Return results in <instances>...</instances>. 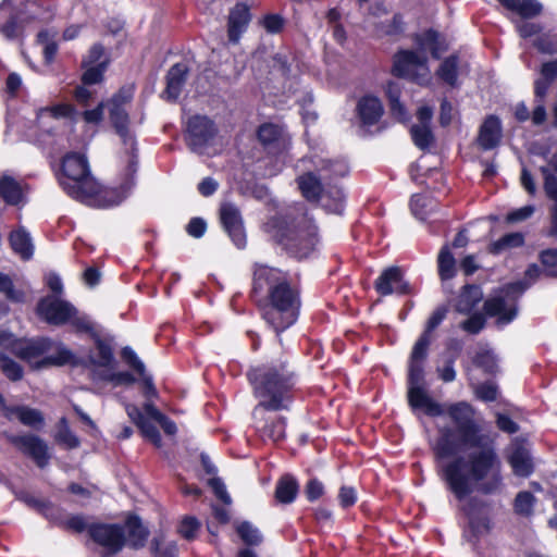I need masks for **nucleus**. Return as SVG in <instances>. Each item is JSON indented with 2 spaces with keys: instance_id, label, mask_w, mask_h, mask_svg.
Segmentation results:
<instances>
[{
  "instance_id": "9d476101",
  "label": "nucleus",
  "mask_w": 557,
  "mask_h": 557,
  "mask_svg": "<svg viewBox=\"0 0 557 557\" xmlns=\"http://www.w3.org/2000/svg\"><path fill=\"white\" fill-rule=\"evenodd\" d=\"M88 536L103 547L102 557L114 556L126 546L125 530L120 523L92 522L88 525Z\"/></svg>"
},
{
  "instance_id": "39448f33",
  "label": "nucleus",
  "mask_w": 557,
  "mask_h": 557,
  "mask_svg": "<svg viewBox=\"0 0 557 557\" xmlns=\"http://www.w3.org/2000/svg\"><path fill=\"white\" fill-rule=\"evenodd\" d=\"M265 231L287 255L298 260L308 258L319 243L318 226L307 211H285L272 215Z\"/></svg>"
},
{
  "instance_id": "8fccbe9b",
  "label": "nucleus",
  "mask_w": 557,
  "mask_h": 557,
  "mask_svg": "<svg viewBox=\"0 0 557 557\" xmlns=\"http://www.w3.org/2000/svg\"><path fill=\"white\" fill-rule=\"evenodd\" d=\"M432 205L433 199L422 194L412 195L409 201V207L412 214L422 221L428 219L430 212L432 211Z\"/></svg>"
},
{
  "instance_id": "c9c22d12",
  "label": "nucleus",
  "mask_w": 557,
  "mask_h": 557,
  "mask_svg": "<svg viewBox=\"0 0 557 557\" xmlns=\"http://www.w3.org/2000/svg\"><path fill=\"white\" fill-rule=\"evenodd\" d=\"M324 208L333 213L342 214L345 209V194L343 189L334 184L326 183L324 188Z\"/></svg>"
},
{
  "instance_id": "c03bdc74",
  "label": "nucleus",
  "mask_w": 557,
  "mask_h": 557,
  "mask_svg": "<svg viewBox=\"0 0 557 557\" xmlns=\"http://www.w3.org/2000/svg\"><path fill=\"white\" fill-rule=\"evenodd\" d=\"M282 137V128L273 123H262L257 128V138L263 148L277 144Z\"/></svg>"
},
{
  "instance_id": "f03ea898",
  "label": "nucleus",
  "mask_w": 557,
  "mask_h": 557,
  "mask_svg": "<svg viewBox=\"0 0 557 557\" xmlns=\"http://www.w3.org/2000/svg\"><path fill=\"white\" fill-rule=\"evenodd\" d=\"M250 298L261 319L277 336L299 318L302 305L300 285L281 268L253 263Z\"/></svg>"
},
{
  "instance_id": "5701e85b",
  "label": "nucleus",
  "mask_w": 557,
  "mask_h": 557,
  "mask_svg": "<svg viewBox=\"0 0 557 557\" xmlns=\"http://www.w3.org/2000/svg\"><path fill=\"white\" fill-rule=\"evenodd\" d=\"M356 111L360 125L362 127H371L382 119L384 107L379 97L364 95L358 100Z\"/></svg>"
},
{
  "instance_id": "6e6552de",
  "label": "nucleus",
  "mask_w": 557,
  "mask_h": 557,
  "mask_svg": "<svg viewBox=\"0 0 557 557\" xmlns=\"http://www.w3.org/2000/svg\"><path fill=\"white\" fill-rule=\"evenodd\" d=\"M55 175L64 193L74 200L94 178L88 159L77 151H69L62 157Z\"/></svg>"
},
{
  "instance_id": "774afa93",
  "label": "nucleus",
  "mask_w": 557,
  "mask_h": 557,
  "mask_svg": "<svg viewBox=\"0 0 557 557\" xmlns=\"http://www.w3.org/2000/svg\"><path fill=\"white\" fill-rule=\"evenodd\" d=\"M530 287V283L527 281H515L507 283L503 286V297L508 300L517 301Z\"/></svg>"
},
{
  "instance_id": "a878e982",
  "label": "nucleus",
  "mask_w": 557,
  "mask_h": 557,
  "mask_svg": "<svg viewBox=\"0 0 557 557\" xmlns=\"http://www.w3.org/2000/svg\"><path fill=\"white\" fill-rule=\"evenodd\" d=\"M301 196L309 202L318 203L322 200L326 182L321 174L308 171L296 178Z\"/></svg>"
},
{
  "instance_id": "3c124183",
  "label": "nucleus",
  "mask_w": 557,
  "mask_h": 557,
  "mask_svg": "<svg viewBox=\"0 0 557 557\" xmlns=\"http://www.w3.org/2000/svg\"><path fill=\"white\" fill-rule=\"evenodd\" d=\"M0 370L11 382H18L24 376L23 367L14 359L0 351Z\"/></svg>"
},
{
  "instance_id": "680f3d73",
  "label": "nucleus",
  "mask_w": 557,
  "mask_h": 557,
  "mask_svg": "<svg viewBox=\"0 0 557 557\" xmlns=\"http://www.w3.org/2000/svg\"><path fill=\"white\" fill-rule=\"evenodd\" d=\"M486 324V317L483 312H471L470 317L460 323V329L469 334H479Z\"/></svg>"
},
{
  "instance_id": "a19ab883",
  "label": "nucleus",
  "mask_w": 557,
  "mask_h": 557,
  "mask_svg": "<svg viewBox=\"0 0 557 557\" xmlns=\"http://www.w3.org/2000/svg\"><path fill=\"white\" fill-rule=\"evenodd\" d=\"M286 425L287 419L283 416H276L265 421L261 432L273 443H278L286 438Z\"/></svg>"
},
{
  "instance_id": "473e14b6",
  "label": "nucleus",
  "mask_w": 557,
  "mask_h": 557,
  "mask_svg": "<svg viewBox=\"0 0 557 557\" xmlns=\"http://www.w3.org/2000/svg\"><path fill=\"white\" fill-rule=\"evenodd\" d=\"M11 249L23 260H29L34 255V246L29 234L23 228L13 230L9 234Z\"/></svg>"
},
{
  "instance_id": "0e129e2a",
  "label": "nucleus",
  "mask_w": 557,
  "mask_h": 557,
  "mask_svg": "<svg viewBox=\"0 0 557 557\" xmlns=\"http://www.w3.org/2000/svg\"><path fill=\"white\" fill-rule=\"evenodd\" d=\"M200 529L199 520L194 516H185L177 527V533L187 541L196 539Z\"/></svg>"
},
{
  "instance_id": "dca6fc26",
  "label": "nucleus",
  "mask_w": 557,
  "mask_h": 557,
  "mask_svg": "<svg viewBox=\"0 0 557 557\" xmlns=\"http://www.w3.org/2000/svg\"><path fill=\"white\" fill-rule=\"evenodd\" d=\"M187 144L193 151L206 148L216 136L218 127L207 115L196 114L187 122Z\"/></svg>"
},
{
  "instance_id": "4d7b16f0",
  "label": "nucleus",
  "mask_w": 557,
  "mask_h": 557,
  "mask_svg": "<svg viewBox=\"0 0 557 557\" xmlns=\"http://www.w3.org/2000/svg\"><path fill=\"white\" fill-rule=\"evenodd\" d=\"M472 363L485 374L494 375L497 372V361L494 355L488 350L478 351L472 358Z\"/></svg>"
},
{
  "instance_id": "de8ad7c7",
  "label": "nucleus",
  "mask_w": 557,
  "mask_h": 557,
  "mask_svg": "<svg viewBox=\"0 0 557 557\" xmlns=\"http://www.w3.org/2000/svg\"><path fill=\"white\" fill-rule=\"evenodd\" d=\"M152 557H178V545L175 541L164 543V536L156 535L150 541Z\"/></svg>"
},
{
  "instance_id": "1a4fd4ad",
  "label": "nucleus",
  "mask_w": 557,
  "mask_h": 557,
  "mask_svg": "<svg viewBox=\"0 0 557 557\" xmlns=\"http://www.w3.org/2000/svg\"><path fill=\"white\" fill-rule=\"evenodd\" d=\"M156 400H146L143 408L135 404H126L125 411L129 420L138 428L144 438L148 440L154 447H162V436L158 428L150 421H157L163 412L154 405Z\"/></svg>"
},
{
  "instance_id": "13d9d810",
  "label": "nucleus",
  "mask_w": 557,
  "mask_h": 557,
  "mask_svg": "<svg viewBox=\"0 0 557 557\" xmlns=\"http://www.w3.org/2000/svg\"><path fill=\"white\" fill-rule=\"evenodd\" d=\"M539 260L544 268V275L557 278V248H547L539 253Z\"/></svg>"
},
{
  "instance_id": "f8f14e48",
  "label": "nucleus",
  "mask_w": 557,
  "mask_h": 557,
  "mask_svg": "<svg viewBox=\"0 0 557 557\" xmlns=\"http://www.w3.org/2000/svg\"><path fill=\"white\" fill-rule=\"evenodd\" d=\"M1 436L22 455L30 458L38 468H45L50 460L47 443L33 433L13 434L4 431Z\"/></svg>"
},
{
  "instance_id": "49530a36",
  "label": "nucleus",
  "mask_w": 557,
  "mask_h": 557,
  "mask_svg": "<svg viewBox=\"0 0 557 557\" xmlns=\"http://www.w3.org/2000/svg\"><path fill=\"white\" fill-rule=\"evenodd\" d=\"M84 72L81 76V82L85 86L97 85L103 82L104 74L109 69L108 60L101 62L100 64L91 65H83Z\"/></svg>"
},
{
  "instance_id": "58836bf2",
  "label": "nucleus",
  "mask_w": 557,
  "mask_h": 557,
  "mask_svg": "<svg viewBox=\"0 0 557 557\" xmlns=\"http://www.w3.org/2000/svg\"><path fill=\"white\" fill-rule=\"evenodd\" d=\"M36 44L42 46L44 62L50 65L54 62L59 51L55 34L49 29H41L36 35Z\"/></svg>"
},
{
  "instance_id": "412c9836",
  "label": "nucleus",
  "mask_w": 557,
  "mask_h": 557,
  "mask_svg": "<svg viewBox=\"0 0 557 557\" xmlns=\"http://www.w3.org/2000/svg\"><path fill=\"white\" fill-rule=\"evenodd\" d=\"M189 74V67L184 62L173 64L165 75V88L161 97L169 102H175L185 86Z\"/></svg>"
},
{
  "instance_id": "6ab92c4d",
  "label": "nucleus",
  "mask_w": 557,
  "mask_h": 557,
  "mask_svg": "<svg viewBox=\"0 0 557 557\" xmlns=\"http://www.w3.org/2000/svg\"><path fill=\"white\" fill-rule=\"evenodd\" d=\"M252 15L250 8L245 2H237L227 16V38L231 44H238L242 36L248 29Z\"/></svg>"
},
{
  "instance_id": "6e6d98bb",
  "label": "nucleus",
  "mask_w": 557,
  "mask_h": 557,
  "mask_svg": "<svg viewBox=\"0 0 557 557\" xmlns=\"http://www.w3.org/2000/svg\"><path fill=\"white\" fill-rule=\"evenodd\" d=\"M137 169H138L137 148H136V141L133 140L131 158H129L128 163L125 169L123 182L121 183L125 189L132 190V188L135 186Z\"/></svg>"
},
{
  "instance_id": "0eeeda50",
  "label": "nucleus",
  "mask_w": 557,
  "mask_h": 557,
  "mask_svg": "<svg viewBox=\"0 0 557 557\" xmlns=\"http://www.w3.org/2000/svg\"><path fill=\"white\" fill-rule=\"evenodd\" d=\"M35 311L37 317L49 325L71 324L77 333L91 330V322L86 317L79 315L74 305L54 295L41 297Z\"/></svg>"
},
{
  "instance_id": "ddd939ff",
  "label": "nucleus",
  "mask_w": 557,
  "mask_h": 557,
  "mask_svg": "<svg viewBox=\"0 0 557 557\" xmlns=\"http://www.w3.org/2000/svg\"><path fill=\"white\" fill-rule=\"evenodd\" d=\"M428 70V58L420 55L418 52L409 49H399L393 55V64L391 74L397 78L408 79L416 84H422V76L418 69Z\"/></svg>"
},
{
  "instance_id": "4c0bfd02",
  "label": "nucleus",
  "mask_w": 557,
  "mask_h": 557,
  "mask_svg": "<svg viewBox=\"0 0 557 557\" xmlns=\"http://www.w3.org/2000/svg\"><path fill=\"white\" fill-rule=\"evenodd\" d=\"M109 117L115 133L122 138L124 144L131 139L129 136V115L124 108L109 107Z\"/></svg>"
},
{
  "instance_id": "f3484780",
  "label": "nucleus",
  "mask_w": 557,
  "mask_h": 557,
  "mask_svg": "<svg viewBox=\"0 0 557 557\" xmlns=\"http://www.w3.org/2000/svg\"><path fill=\"white\" fill-rule=\"evenodd\" d=\"M0 413L8 421L16 418L23 425L35 431H41L46 424L45 416L39 409L26 405H8L1 392Z\"/></svg>"
},
{
  "instance_id": "bb28decb",
  "label": "nucleus",
  "mask_w": 557,
  "mask_h": 557,
  "mask_svg": "<svg viewBox=\"0 0 557 557\" xmlns=\"http://www.w3.org/2000/svg\"><path fill=\"white\" fill-rule=\"evenodd\" d=\"M483 313L485 317H496L498 324H508L517 317L518 309L516 306L508 308L505 297L494 296L484 301Z\"/></svg>"
},
{
  "instance_id": "20e7f679",
  "label": "nucleus",
  "mask_w": 557,
  "mask_h": 557,
  "mask_svg": "<svg viewBox=\"0 0 557 557\" xmlns=\"http://www.w3.org/2000/svg\"><path fill=\"white\" fill-rule=\"evenodd\" d=\"M0 346L26 362L34 371L53 367L85 366L82 358L64 344L55 343L49 336L16 337L12 332L0 327Z\"/></svg>"
},
{
  "instance_id": "69168bd1",
  "label": "nucleus",
  "mask_w": 557,
  "mask_h": 557,
  "mask_svg": "<svg viewBox=\"0 0 557 557\" xmlns=\"http://www.w3.org/2000/svg\"><path fill=\"white\" fill-rule=\"evenodd\" d=\"M448 312L449 308L447 305L437 306L435 310L432 312V314L429 317L422 333L432 337V333L446 319Z\"/></svg>"
},
{
  "instance_id": "5fc2aeb1",
  "label": "nucleus",
  "mask_w": 557,
  "mask_h": 557,
  "mask_svg": "<svg viewBox=\"0 0 557 557\" xmlns=\"http://www.w3.org/2000/svg\"><path fill=\"white\" fill-rule=\"evenodd\" d=\"M236 533L248 546H258L262 542V536L259 530L255 528L249 521H243L237 524Z\"/></svg>"
},
{
  "instance_id": "338daca9",
  "label": "nucleus",
  "mask_w": 557,
  "mask_h": 557,
  "mask_svg": "<svg viewBox=\"0 0 557 557\" xmlns=\"http://www.w3.org/2000/svg\"><path fill=\"white\" fill-rule=\"evenodd\" d=\"M304 494L309 503H314L325 494V486L321 480L312 476L305 484Z\"/></svg>"
},
{
  "instance_id": "e2e57ef3",
  "label": "nucleus",
  "mask_w": 557,
  "mask_h": 557,
  "mask_svg": "<svg viewBox=\"0 0 557 557\" xmlns=\"http://www.w3.org/2000/svg\"><path fill=\"white\" fill-rule=\"evenodd\" d=\"M106 60L109 64L111 63L110 54L101 42H96L89 48L86 57L82 60V64L94 66V64H100Z\"/></svg>"
},
{
  "instance_id": "052dcab7",
  "label": "nucleus",
  "mask_w": 557,
  "mask_h": 557,
  "mask_svg": "<svg viewBox=\"0 0 557 557\" xmlns=\"http://www.w3.org/2000/svg\"><path fill=\"white\" fill-rule=\"evenodd\" d=\"M543 11V5L537 0H519L512 12L520 17L528 20L539 16Z\"/></svg>"
},
{
  "instance_id": "864d4df0",
  "label": "nucleus",
  "mask_w": 557,
  "mask_h": 557,
  "mask_svg": "<svg viewBox=\"0 0 557 557\" xmlns=\"http://www.w3.org/2000/svg\"><path fill=\"white\" fill-rule=\"evenodd\" d=\"M376 34L380 37L383 36H398L404 32V21L399 13L393 15L392 20L381 22L375 26Z\"/></svg>"
},
{
  "instance_id": "393cba45",
  "label": "nucleus",
  "mask_w": 557,
  "mask_h": 557,
  "mask_svg": "<svg viewBox=\"0 0 557 557\" xmlns=\"http://www.w3.org/2000/svg\"><path fill=\"white\" fill-rule=\"evenodd\" d=\"M122 525L125 530L126 546L134 550L141 549L146 546L150 531L146 525H144L143 520L138 515H128Z\"/></svg>"
},
{
  "instance_id": "79ce46f5",
  "label": "nucleus",
  "mask_w": 557,
  "mask_h": 557,
  "mask_svg": "<svg viewBox=\"0 0 557 557\" xmlns=\"http://www.w3.org/2000/svg\"><path fill=\"white\" fill-rule=\"evenodd\" d=\"M524 235L520 232L507 233L497 240H494L488 246V252L492 255H499L503 251L511 248H519L524 245Z\"/></svg>"
},
{
  "instance_id": "09e8293b",
  "label": "nucleus",
  "mask_w": 557,
  "mask_h": 557,
  "mask_svg": "<svg viewBox=\"0 0 557 557\" xmlns=\"http://www.w3.org/2000/svg\"><path fill=\"white\" fill-rule=\"evenodd\" d=\"M55 441L67 449H75L81 445L79 438L71 431L65 417L59 420Z\"/></svg>"
},
{
  "instance_id": "2eb2a0df",
  "label": "nucleus",
  "mask_w": 557,
  "mask_h": 557,
  "mask_svg": "<svg viewBox=\"0 0 557 557\" xmlns=\"http://www.w3.org/2000/svg\"><path fill=\"white\" fill-rule=\"evenodd\" d=\"M219 221L232 243L238 249H244L247 245V236L244 220L237 206L227 201L222 202L219 208Z\"/></svg>"
},
{
  "instance_id": "e433bc0d",
  "label": "nucleus",
  "mask_w": 557,
  "mask_h": 557,
  "mask_svg": "<svg viewBox=\"0 0 557 557\" xmlns=\"http://www.w3.org/2000/svg\"><path fill=\"white\" fill-rule=\"evenodd\" d=\"M458 69L459 55L457 53H453L442 61L436 70V76L445 84L455 87L458 82Z\"/></svg>"
},
{
  "instance_id": "a211bd4d",
  "label": "nucleus",
  "mask_w": 557,
  "mask_h": 557,
  "mask_svg": "<svg viewBox=\"0 0 557 557\" xmlns=\"http://www.w3.org/2000/svg\"><path fill=\"white\" fill-rule=\"evenodd\" d=\"M374 289L380 296L392 294L409 295L411 293L410 284L405 280L400 267L392 265L382 271L374 282Z\"/></svg>"
},
{
  "instance_id": "4468645a",
  "label": "nucleus",
  "mask_w": 557,
  "mask_h": 557,
  "mask_svg": "<svg viewBox=\"0 0 557 557\" xmlns=\"http://www.w3.org/2000/svg\"><path fill=\"white\" fill-rule=\"evenodd\" d=\"M467 503L462 506V512L468 518V527L471 541L478 544L481 537L488 534L493 529L492 519L487 513H483L490 504L476 496H469Z\"/></svg>"
},
{
  "instance_id": "a18cd8bd",
  "label": "nucleus",
  "mask_w": 557,
  "mask_h": 557,
  "mask_svg": "<svg viewBox=\"0 0 557 557\" xmlns=\"http://www.w3.org/2000/svg\"><path fill=\"white\" fill-rule=\"evenodd\" d=\"M536 497L530 491H520L513 499V511L521 517H531L534 511Z\"/></svg>"
},
{
  "instance_id": "c85d7f7f",
  "label": "nucleus",
  "mask_w": 557,
  "mask_h": 557,
  "mask_svg": "<svg viewBox=\"0 0 557 557\" xmlns=\"http://www.w3.org/2000/svg\"><path fill=\"white\" fill-rule=\"evenodd\" d=\"M482 299L483 290L480 285L466 284L456 298L455 310L461 314H470Z\"/></svg>"
},
{
  "instance_id": "4be33fe9",
  "label": "nucleus",
  "mask_w": 557,
  "mask_h": 557,
  "mask_svg": "<svg viewBox=\"0 0 557 557\" xmlns=\"http://www.w3.org/2000/svg\"><path fill=\"white\" fill-rule=\"evenodd\" d=\"M13 0H3L0 4V33L10 40L16 39L22 33L23 12L14 8Z\"/></svg>"
},
{
  "instance_id": "9b49d317",
  "label": "nucleus",
  "mask_w": 557,
  "mask_h": 557,
  "mask_svg": "<svg viewBox=\"0 0 557 557\" xmlns=\"http://www.w3.org/2000/svg\"><path fill=\"white\" fill-rule=\"evenodd\" d=\"M129 191L122 184L117 187H103L94 177L76 200L92 208L106 209L120 205Z\"/></svg>"
},
{
  "instance_id": "37998d69",
  "label": "nucleus",
  "mask_w": 557,
  "mask_h": 557,
  "mask_svg": "<svg viewBox=\"0 0 557 557\" xmlns=\"http://www.w3.org/2000/svg\"><path fill=\"white\" fill-rule=\"evenodd\" d=\"M317 170L324 182L330 183L334 178L344 177L348 173L347 165L337 160L323 159L317 164Z\"/></svg>"
},
{
  "instance_id": "c756f323",
  "label": "nucleus",
  "mask_w": 557,
  "mask_h": 557,
  "mask_svg": "<svg viewBox=\"0 0 557 557\" xmlns=\"http://www.w3.org/2000/svg\"><path fill=\"white\" fill-rule=\"evenodd\" d=\"M299 488V482L296 476L290 473H284L276 481L274 498L278 504L289 505L296 500Z\"/></svg>"
},
{
  "instance_id": "2f4dec72",
  "label": "nucleus",
  "mask_w": 557,
  "mask_h": 557,
  "mask_svg": "<svg viewBox=\"0 0 557 557\" xmlns=\"http://www.w3.org/2000/svg\"><path fill=\"white\" fill-rule=\"evenodd\" d=\"M401 87L397 82L387 81L384 86V94L387 99L389 112L393 117L404 121L407 117V109L400 101Z\"/></svg>"
},
{
  "instance_id": "aec40b11",
  "label": "nucleus",
  "mask_w": 557,
  "mask_h": 557,
  "mask_svg": "<svg viewBox=\"0 0 557 557\" xmlns=\"http://www.w3.org/2000/svg\"><path fill=\"white\" fill-rule=\"evenodd\" d=\"M503 139V125L498 115L488 114L479 127L476 144L483 151L497 148Z\"/></svg>"
},
{
  "instance_id": "7ed1b4c3",
  "label": "nucleus",
  "mask_w": 557,
  "mask_h": 557,
  "mask_svg": "<svg viewBox=\"0 0 557 557\" xmlns=\"http://www.w3.org/2000/svg\"><path fill=\"white\" fill-rule=\"evenodd\" d=\"M245 375L257 400L255 410L289 411L300 392V374L288 359L252 364Z\"/></svg>"
},
{
  "instance_id": "423d86ee",
  "label": "nucleus",
  "mask_w": 557,
  "mask_h": 557,
  "mask_svg": "<svg viewBox=\"0 0 557 557\" xmlns=\"http://www.w3.org/2000/svg\"><path fill=\"white\" fill-rule=\"evenodd\" d=\"M432 337L421 333L414 343L408 360L407 403L413 413L422 412L436 418L445 414L443 405L437 403L425 387L424 362L429 356Z\"/></svg>"
},
{
  "instance_id": "72a5a7b5",
  "label": "nucleus",
  "mask_w": 557,
  "mask_h": 557,
  "mask_svg": "<svg viewBox=\"0 0 557 557\" xmlns=\"http://www.w3.org/2000/svg\"><path fill=\"white\" fill-rule=\"evenodd\" d=\"M21 184L10 175L0 177V198L8 206H18L23 200Z\"/></svg>"
},
{
  "instance_id": "bf43d9fd",
  "label": "nucleus",
  "mask_w": 557,
  "mask_h": 557,
  "mask_svg": "<svg viewBox=\"0 0 557 557\" xmlns=\"http://www.w3.org/2000/svg\"><path fill=\"white\" fill-rule=\"evenodd\" d=\"M533 47L542 54H557V34H541L533 40Z\"/></svg>"
},
{
  "instance_id": "cd10ccee",
  "label": "nucleus",
  "mask_w": 557,
  "mask_h": 557,
  "mask_svg": "<svg viewBox=\"0 0 557 557\" xmlns=\"http://www.w3.org/2000/svg\"><path fill=\"white\" fill-rule=\"evenodd\" d=\"M414 42L421 50L429 49L431 57L441 59L443 52L448 49L445 38L434 28H428L422 34H417Z\"/></svg>"
},
{
  "instance_id": "603ef678",
  "label": "nucleus",
  "mask_w": 557,
  "mask_h": 557,
  "mask_svg": "<svg viewBox=\"0 0 557 557\" xmlns=\"http://www.w3.org/2000/svg\"><path fill=\"white\" fill-rule=\"evenodd\" d=\"M410 134L414 145L421 150L430 148L435 140L434 134L428 125H412Z\"/></svg>"
},
{
  "instance_id": "f704fd0d",
  "label": "nucleus",
  "mask_w": 557,
  "mask_h": 557,
  "mask_svg": "<svg viewBox=\"0 0 557 557\" xmlns=\"http://www.w3.org/2000/svg\"><path fill=\"white\" fill-rule=\"evenodd\" d=\"M508 462L513 473L518 476L528 478L534 470L532 459L522 446L513 449L508 458Z\"/></svg>"
},
{
  "instance_id": "ea45409f",
  "label": "nucleus",
  "mask_w": 557,
  "mask_h": 557,
  "mask_svg": "<svg viewBox=\"0 0 557 557\" xmlns=\"http://www.w3.org/2000/svg\"><path fill=\"white\" fill-rule=\"evenodd\" d=\"M437 271L442 281H448L456 276V259L448 245H444L437 256Z\"/></svg>"
},
{
  "instance_id": "f257e3e1",
  "label": "nucleus",
  "mask_w": 557,
  "mask_h": 557,
  "mask_svg": "<svg viewBox=\"0 0 557 557\" xmlns=\"http://www.w3.org/2000/svg\"><path fill=\"white\" fill-rule=\"evenodd\" d=\"M445 413L453 426L438 431L433 454L440 475L454 497L462 502L474 491L495 495L504 486L503 461L496 434L485 432L475 419V409L465 400L450 404Z\"/></svg>"
},
{
  "instance_id": "7c9ffc66",
  "label": "nucleus",
  "mask_w": 557,
  "mask_h": 557,
  "mask_svg": "<svg viewBox=\"0 0 557 557\" xmlns=\"http://www.w3.org/2000/svg\"><path fill=\"white\" fill-rule=\"evenodd\" d=\"M557 78V59L542 63L540 77L534 81V96L543 100L552 84Z\"/></svg>"
},
{
  "instance_id": "b1692460",
  "label": "nucleus",
  "mask_w": 557,
  "mask_h": 557,
  "mask_svg": "<svg viewBox=\"0 0 557 557\" xmlns=\"http://www.w3.org/2000/svg\"><path fill=\"white\" fill-rule=\"evenodd\" d=\"M78 333H86L92 339L94 345L97 349V358L89 357V362L94 366L103 368H111L115 363L113 337H102L98 332L95 331L91 325L90 331H79Z\"/></svg>"
}]
</instances>
